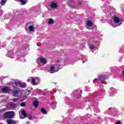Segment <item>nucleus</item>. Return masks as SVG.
Segmentation results:
<instances>
[{
    "label": "nucleus",
    "mask_w": 124,
    "mask_h": 124,
    "mask_svg": "<svg viewBox=\"0 0 124 124\" xmlns=\"http://www.w3.org/2000/svg\"><path fill=\"white\" fill-rule=\"evenodd\" d=\"M3 117L4 119H13L14 117V111H11L6 112L3 115Z\"/></svg>",
    "instance_id": "nucleus-1"
},
{
    "label": "nucleus",
    "mask_w": 124,
    "mask_h": 124,
    "mask_svg": "<svg viewBox=\"0 0 124 124\" xmlns=\"http://www.w3.org/2000/svg\"><path fill=\"white\" fill-rule=\"evenodd\" d=\"M68 4H69L70 7H71L73 9L77 8V3L75 2L74 0H69L68 2Z\"/></svg>",
    "instance_id": "nucleus-2"
},
{
    "label": "nucleus",
    "mask_w": 124,
    "mask_h": 124,
    "mask_svg": "<svg viewBox=\"0 0 124 124\" xmlns=\"http://www.w3.org/2000/svg\"><path fill=\"white\" fill-rule=\"evenodd\" d=\"M2 92L4 93H7L10 92H11V89L9 88L8 87H5L1 89Z\"/></svg>",
    "instance_id": "nucleus-3"
},
{
    "label": "nucleus",
    "mask_w": 124,
    "mask_h": 124,
    "mask_svg": "<svg viewBox=\"0 0 124 124\" xmlns=\"http://www.w3.org/2000/svg\"><path fill=\"white\" fill-rule=\"evenodd\" d=\"M7 123L8 124H17V122H16V121H15L13 119H8L7 120Z\"/></svg>",
    "instance_id": "nucleus-4"
},
{
    "label": "nucleus",
    "mask_w": 124,
    "mask_h": 124,
    "mask_svg": "<svg viewBox=\"0 0 124 124\" xmlns=\"http://www.w3.org/2000/svg\"><path fill=\"white\" fill-rule=\"evenodd\" d=\"M19 93H20V90H14L13 92L14 96H18Z\"/></svg>",
    "instance_id": "nucleus-5"
},
{
    "label": "nucleus",
    "mask_w": 124,
    "mask_h": 124,
    "mask_svg": "<svg viewBox=\"0 0 124 124\" xmlns=\"http://www.w3.org/2000/svg\"><path fill=\"white\" fill-rule=\"evenodd\" d=\"M40 62L41 63H43L44 64H46L47 63V61L43 58H39Z\"/></svg>",
    "instance_id": "nucleus-6"
},
{
    "label": "nucleus",
    "mask_w": 124,
    "mask_h": 124,
    "mask_svg": "<svg viewBox=\"0 0 124 124\" xmlns=\"http://www.w3.org/2000/svg\"><path fill=\"white\" fill-rule=\"evenodd\" d=\"M113 21L115 24H119L120 23V18L117 16H114L113 17Z\"/></svg>",
    "instance_id": "nucleus-7"
},
{
    "label": "nucleus",
    "mask_w": 124,
    "mask_h": 124,
    "mask_svg": "<svg viewBox=\"0 0 124 124\" xmlns=\"http://www.w3.org/2000/svg\"><path fill=\"white\" fill-rule=\"evenodd\" d=\"M106 79V77L105 75H101L99 77V81H103Z\"/></svg>",
    "instance_id": "nucleus-8"
},
{
    "label": "nucleus",
    "mask_w": 124,
    "mask_h": 124,
    "mask_svg": "<svg viewBox=\"0 0 124 124\" xmlns=\"http://www.w3.org/2000/svg\"><path fill=\"white\" fill-rule=\"evenodd\" d=\"M10 107L12 108V109H14L16 108V107L17 106L16 104H14V103L11 102L9 104Z\"/></svg>",
    "instance_id": "nucleus-9"
},
{
    "label": "nucleus",
    "mask_w": 124,
    "mask_h": 124,
    "mask_svg": "<svg viewBox=\"0 0 124 124\" xmlns=\"http://www.w3.org/2000/svg\"><path fill=\"white\" fill-rule=\"evenodd\" d=\"M50 6L51 8H57V7H58V4L54 2H52Z\"/></svg>",
    "instance_id": "nucleus-10"
},
{
    "label": "nucleus",
    "mask_w": 124,
    "mask_h": 124,
    "mask_svg": "<svg viewBox=\"0 0 124 124\" xmlns=\"http://www.w3.org/2000/svg\"><path fill=\"white\" fill-rule=\"evenodd\" d=\"M19 87L20 88H22V89H25V88L27 87V84L25 83L21 82L20 86Z\"/></svg>",
    "instance_id": "nucleus-11"
},
{
    "label": "nucleus",
    "mask_w": 124,
    "mask_h": 124,
    "mask_svg": "<svg viewBox=\"0 0 124 124\" xmlns=\"http://www.w3.org/2000/svg\"><path fill=\"white\" fill-rule=\"evenodd\" d=\"M87 25L88 26V27H92L93 26V22L91 20H88L87 22Z\"/></svg>",
    "instance_id": "nucleus-12"
},
{
    "label": "nucleus",
    "mask_w": 124,
    "mask_h": 124,
    "mask_svg": "<svg viewBox=\"0 0 124 124\" xmlns=\"http://www.w3.org/2000/svg\"><path fill=\"white\" fill-rule=\"evenodd\" d=\"M21 114L22 115H23V117H24V118H27V112H26V110H23L21 112Z\"/></svg>",
    "instance_id": "nucleus-13"
},
{
    "label": "nucleus",
    "mask_w": 124,
    "mask_h": 124,
    "mask_svg": "<svg viewBox=\"0 0 124 124\" xmlns=\"http://www.w3.org/2000/svg\"><path fill=\"white\" fill-rule=\"evenodd\" d=\"M6 1H7V0H2L0 3V5L3 6L6 3Z\"/></svg>",
    "instance_id": "nucleus-14"
},
{
    "label": "nucleus",
    "mask_w": 124,
    "mask_h": 124,
    "mask_svg": "<svg viewBox=\"0 0 124 124\" xmlns=\"http://www.w3.org/2000/svg\"><path fill=\"white\" fill-rule=\"evenodd\" d=\"M52 24H54V19H53L52 18H51L48 20V24L52 25Z\"/></svg>",
    "instance_id": "nucleus-15"
},
{
    "label": "nucleus",
    "mask_w": 124,
    "mask_h": 124,
    "mask_svg": "<svg viewBox=\"0 0 124 124\" xmlns=\"http://www.w3.org/2000/svg\"><path fill=\"white\" fill-rule=\"evenodd\" d=\"M56 69V66H55V65H52V66L50 67V71H54Z\"/></svg>",
    "instance_id": "nucleus-16"
},
{
    "label": "nucleus",
    "mask_w": 124,
    "mask_h": 124,
    "mask_svg": "<svg viewBox=\"0 0 124 124\" xmlns=\"http://www.w3.org/2000/svg\"><path fill=\"white\" fill-rule=\"evenodd\" d=\"M34 29V27L32 25L30 26L29 27V31H33Z\"/></svg>",
    "instance_id": "nucleus-17"
},
{
    "label": "nucleus",
    "mask_w": 124,
    "mask_h": 124,
    "mask_svg": "<svg viewBox=\"0 0 124 124\" xmlns=\"http://www.w3.org/2000/svg\"><path fill=\"white\" fill-rule=\"evenodd\" d=\"M33 105L34 106V107H37V106H38V101H35L33 103Z\"/></svg>",
    "instance_id": "nucleus-18"
},
{
    "label": "nucleus",
    "mask_w": 124,
    "mask_h": 124,
    "mask_svg": "<svg viewBox=\"0 0 124 124\" xmlns=\"http://www.w3.org/2000/svg\"><path fill=\"white\" fill-rule=\"evenodd\" d=\"M54 66H55L56 68V71H59V68H60V66H61V65H60V64H54Z\"/></svg>",
    "instance_id": "nucleus-19"
},
{
    "label": "nucleus",
    "mask_w": 124,
    "mask_h": 124,
    "mask_svg": "<svg viewBox=\"0 0 124 124\" xmlns=\"http://www.w3.org/2000/svg\"><path fill=\"white\" fill-rule=\"evenodd\" d=\"M31 83L32 84L33 86H35L36 85V82H35V79L32 78Z\"/></svg>",
    "instance_id": "nucleus-20"
},
{
    "label": "nucleus",
    "mask_w": 124,
    "mask_h": 124,
    "mask_svg": "<svg viewBox=\"0 0 124 124\" xmlns=\"http://www.w3.org/2000/svg\"><path fill=\"white\" fill-rule=\"evenodd\" d=\"M15 84L16 86H17V87H20V86L21 85V82L17 81V82H16Z\"/></svg>",
    "instance_id": "nucleus-21"
},
{
    "label": "nucleus",
    "mask_w": 124,
    "mask_h": 124,
    "mask_svg": "<svg viewBox=\"0 0 124 124\" xmlns=\"http://www.w3.org/2000/svg\"><path fill=\"white\" fill-rule=\"evenodd\" d=\"M20 2H21V3H22L23 4H26V3H27V1L26 0H19Z\"/></svg>",
    "instance_id": "nucleus-22"
},
{
    "label": "nucleus",
    "mask_w": 124,
    "mask_h": 124,
    "mask_svg": "<svg viewBox=\"0 0 124 124\" xmlns=\"http://www.w3.org/2000/svg\"><path fill=\"white\" fill-rule=\"evenodd\" d=\"M41 112H42L43 114H46L47 113V111H46V110H45V109L43 108L41 109Z\"/></svg>",
    "instance_id": "nucleus-23"
},
{
    "label": "nucleus",
    "mask_w": 124,
    "mask_h": 124,
    "mask_svg": "<svg viewBox=\"0 0 124 124\" xmlns=\"http://www.w3.org/2000/svg\"><path fill=\"white\" fill-rule=\"evenodd\" d=\"M27 117H28V118L29 119V120H32V116H31V114H28Z\"/></svg>",
    "instance_id": "nucleus-24"
},
{
    "label": "nucleus",
    "mask_w": 124,
    "mask_h": 124,
    "mask_svg": "<svg viewBox=\"0 0 124 124\" xmlns=\"http://www.w3.org/2000/svg\"><path fill=\"white\" fill-rule=\"evenodd\" d=\"M20 106H21V107H25L26 106V103L25 102H22L20 104Z\"/></svg>",
    "instance_id": "nucleus-25"
},
{
    "label": "nucleus",
    "mask_w": 124,
    "mask_h": 124,
    "mask_svg": "<svg viewBox=\"0 0 124 124\" xmlns=\"http://www.w3.org/2000/svg\"><path fill=\"white\" fill-rule=\"evenodd\" d=\"M77 7L78 6H80L82 5V2H79L78 3H77Z\"/></svg>",
    "instance_id": "nucleus-26"
},
{
    "label": "nucleus",
    "mask_w": 124,
    "mask_h": 124,
    "mask_svg": "<svg viewBox=\"0 0 124 124\" xmlns=\"http://www.w3.org/2000/svg\"><path fill=\"white\" fill-rule=\"evenodd\" d=\"M90 49H94V46H93V45L91 46H90Z\"/></svg>",
    "instance_id": "nucleus-27"
},
{
    "label": "nucleus",
    "mask_w": 124,
    "mask_h": 124,
    "mask_svg": "<svg viewBox=\"0 0 124 124\" xmlns=\"http://www.w3.org/2000/svg\"><path fill=\"white\" fill-rule=\"evenodd\" d=\"M4 111H6V108H3L0 110V112H4Z\"/></svg>",
    "instance_id": "nucleus-28"
},
{
    "label": "nucleus",
    "mask_w": 124,
    "mask_h": 124,
    "mask_svg": "<svg viewBox=\"0 0 124 124\" xmlns=\"http://www.w3.org/2000/svg\"><path fill=\"white\" fill-rule=\"evenodd\" d=\"M78 98H81V97H82V95L81 94H79L78 95Z\"/></svg>",
    "instance_id": "nucleus-29"
},
{
    "label": "nucleus",
    "mask_w": 124,
    "mask_h": 124,
    "mask_svg": "<svg viewBox=\"0 0 124 124\" xmlns=\"http://www.w3.org/2000/svg\"><path fill=\"white\" fill-rule=\"evenodd\" d=\"M18 98L17 99H12V100H13L14 101V102H15V101H16V100H18Z\"/></svg>",
    "instance_id": "nucleus-30"
},
{
    "label": "nucleus",
    "mask_w": 124,
    "mask_h": 124,
    "mask_svg": "<svg viewBox=\"0 0 124 124\" xmlns=\"http://www.w3.org/2000/svg\"><path fill=\"white\" fill-rule=\"evenodd\" d=\"M115 124H121V121H118L117 122L115 123Z\"/></svg>",
    "instance_id": "nucleus-31"
},
{
    "label": "nucleus",
    "mask_w": 124,
    "mask_h": 124,
    "mask_svg": "<svg viewBox=\"0 0 124 124\" xmlns=\"http://www.w3.org/2000/svg\"><path fill=\"white\" fill-rule=\"evenodd\" d=\"M13 88L14 89H16V86H15V85L13 86Z\"/></svg>",
    "instance_id": "nucleus-32"
},
{
    "label": "nucleus",
    "mask_w": 124,
    "mask_h": 124,
    "mask_svg": "<svg viewBox=\"0 0 124 124\" xmlns=\"http://www.w3.org/2000/svg\"><path fill=\"white\" fill-rule=\"evenodd\" d=\"M123 76L124 77V71H123Z\"/></svg>",
    "instance_id": "nucleus-33"
},
{
    "label": "nucleus",
    "mask_w": 124,
    "mask_h": 124,
    "mask_svg": "<svg viewBox=\"0 0 124 124\" xmlns=\"http://www.w3.org/2000/svg\"><path fill=\"white\" fill-rule=\"evenodd\" d=\"M27 124H29V122H27Z\"/></svg>",
    "instance_id": "nucleus-34"
},
{
    "label": "nucleus",
    "mask_w": 124,
    "mask_h": 124,
    "mask_svg": "<svg viewBox=\"0 0 124 124\" xmlns=\"http://www.w3.org/2000/svg\"><path fill=\"white\" fill-rule=\"evenodd\" d=\"M27 81H28V82H30V80H28Z\"/></svg>",
    "instance_id": "nucleus-35"
},
{
    "label": "nucleus",
    "mask_w": 124,
    "mask_h": 124,
    "mask_svg": "<svg viewBox=\"0 0 124 124\" xmlns=\"http://www.w3.org/2000/svg\"><path fill=\"white\" fill-rule=\"evenodd\" d=\"M120 25H121V24H119V26H120Z\"/></svg>",
    "instance_id": "nucleus-36"
}]
</instances>
